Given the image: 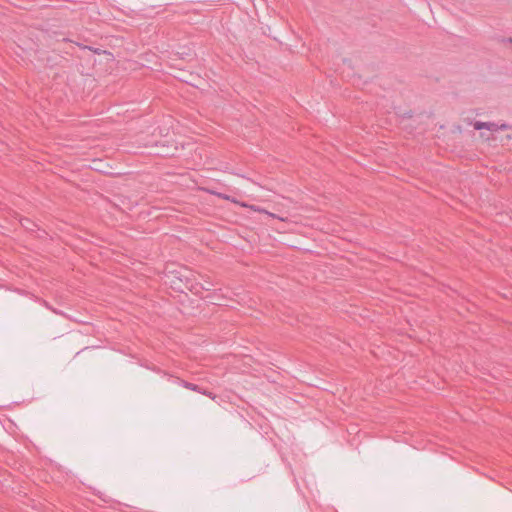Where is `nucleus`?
<instances>
[{
  "label": "nucleus",
  "mask_w": 512,
  "mask_h": 512,
  "mask_svg": "<svg viewBox=\"0 0 512 512\" xmlns=\"http://www.w3.org/2000/svg\"><path fill=\"white\" fill-rule=\"evenodd\" d=\"M241 206H243V207H248V208H250V209H252L253 211H256V212L265 213V214L269 215L270 217L277 218V219H279V220H281V221H286V218H284V217H279V216H277V215H275V214H273V213H270V212L266 211L265 209H262V208H260V207H258V206H255V205H248V204H246V203H241Z\"/></svg>",
  "instance_id": "obj_1"
},
{
  "label": "nucleus",
  "mask_w": 512,
  "mask_h": 512,
  "mask_svg": "<svg viewBox=\"0 0 512 512\" xmlns=\"http://www.w3.org/2000/svg\"><path fill=\"white\" fill-rule=\"evenodd\" d=\"M179 383H180L181 386H183L186 389H189V390H192V391H195V392H198V393H201V391H203V389L200 386H198L196 384H193V383H190L188 381L179 380Z\"/></svg>",
  "instance_id": "obj_2"
},
{
  "label": "nucleus",
  "mask_w": 512,
  "mask_h": 512,
  "mask_svg": "<svg viewBox=\"0 0 512 512\" xmlns=\"http://www.w3.org/2000/svg\"><path fill=\"white\" fill-rule=\"evenodd\" d=\"M209 193L213 194V195H216L218 196L219 198H222V199H225V200H228V201H231L233 203H236V204H240V202H238L236 199L232 198L231 196L227 195V194H223V193H219V192H215V191H212V190H209Z\"/></svg>",
  "instance_id": "obj_3"
},
{
  "label": "nucleus",
  "mask_w": 512,
  "mask_h": 512,
  "mask_svg": "<svg viewBox=\"0 0 512 512\" xmlns=\"http://www.w3.org/2000/svg\"><path fill=\"white\" fill-rule=\"evenodd\" d=\"M473 127L476 130L487 129V122L476 121L473 123Z\"/></svg>",
  "instance_id": "obj_4"
},
{
  "label": "nucleus",
  "mask_w": 512,
  "mask_h": 512,
  "mask_svg": "<svg viewBox=\"0 0 512 512\" xmlns=\"http://www.w3.org/2000/svg\"><path fill=\"white\" fill-rule=\"evenodd\" d=\"M487 130L498 131V124H496L494 122H487Z\"/></svg>",
  "instance_id": "obj_5"
},
{
  "label": "nucleus",
  "mask_w": 512,
  "mask_h": 512,
  "mask_svg": "<svg viewBox=\"0 0 512 512\" xmlns=\"http://www.w3.org/2000/svg\"><path fill=\"white\" fill-rule=\"evenodd\" d=\"M201 394L208 396L212 400L216 399V395L213 394L212 392L208 391V390L203 389V391H201Z\"/></svg>",
  "instance_id": "obj_6"
},
{
  "label": "nucleus",
  "mask_w": 512,
  "mask_h": 512,
  "mask_svg": "<svg viewBox=\"0 0 512 512\" xmlns=\"http://www.w3.org/2000/svg\"><path fill=\"white\" fill-rule=\"evenodd\" d=\"M509 128V125L506 123H502L498 125V130H507Z\"/></svg>",
  "instance_id": "obj_7"
},
{
  "label": "nucleus",
  "mask_w": 512,
  "mask_h": 512,
  "mask_svg": "<svg viewBox=\"0 0 512 512\" xmlns=\"http://www.w3.org/2000/svg\"><path fill=\"white\" fill-rule=\"evenodd\" d=\"M508 42H510V43L512 44V37H510V38L508 39Z\"/></svg>",
  "instance_id": "obj_8"
}]
</instances>
